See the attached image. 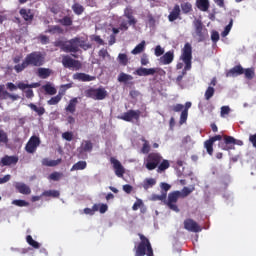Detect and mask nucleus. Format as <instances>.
<instances>
[{
    "label": "nucleus",
    "mask_w": 256,
    "mask_h": 256,
    "mask_svg": "<svg viewBox=\"0 0 256 256\" xmlns=\"http://www.w3.org/2000/svg\"><path fill=\"white\" fill-rule=\"evenodd\" d=\"M19 163L18 156L5 155L0 159V167H11V165H16Z\"/></svg>",
    "instance_id": "nucleus-15"
},
{
    "label": "nucleus",
    "mask_w": 256,
    "mask_h": 256,
    "mask_svg": "<svg viewBox=\"0 0 256 256\" xmlns=\"http://www.w3.org/2000/svg\"><path fill=\"white\" fill-rule=\"evenodd\" d=\"M197 7L200 11H209V0H197Z\"/></svg>",
    "instance_id": "nucleus-34"
},
{
    "label": "nucleus",
    "mask_w": 256,
    "mask_h": 256,
    "mask_svg": "<svg viewBox=\"0 0 256 256\" xmlns=\"http://www.w3.org/2000/svg\"><path fill=\"white\" fill-rule=\"evenodd\" d=\"M141 141L143 142L141 153H143V155H148L151 151V144H149V141L145 138H141Z\"/></svg>",
    "instance_id": "nucleus-32"
},
{
    "label": "nucleus",
    "mask_w": 256,
    "mask_h": 256,
    "mask_svg": "<svg viewBox=\"0 0 256 256\" xmlns=\"http://www.w3.org/2000/svg\"><path fill=\"white\" fill-rule=\"evenodd\" d=\"M99 57H101V59H105L106 57H111V55L109 54V52L107 51V49L103 48L98 52Z\"/></svg>",
    "instance_id": "nucleus-58"
},
{
    "label": "nucleus",
    "mask_w": 256,
    "mask_h": 256,
    "mask_svg": "<svg viewBox=\"0 0 256 256\" xmlns=\"http://www.w3.org/2000/svg\"><path fill=\"white\" fill-rule=\"evenodd\" d=\"M181 17V6L179 4H175L172 11L168 15V20L170 23H173V21H177Z\"/></svg>",
    "instance_id": "nucleus-16"
},
{
    "label": "nucleus",
    "mask_w": 256,
    "mask_h": 256,
    "mask_svg": "<svg viewBox=\"0 0 256 256\" xmlns=\"http://www.w3.org/2000/svg\"><path fill=\"white\" fill-rule=\"evenodd\" d=\"M79 149L80 153H91L93 151V143L90 140H84Z\"/></svg>",
    "instance_id": "nucleus-24"
},
{
    "label": "nucleus",
    "mask_w": 256,
    "mask_h": 256,
    "mask_svg": "<svg viewBox=\"0 0 256 256\" xmlns=\"http://www.w3.org/2000/svg\"><path fill=\"white\" fill-rule=\"evenodd\" d=\"M7 143H9V136L7 135V132L0 129V145H7Z\"/></svg>",
    "instance_id": "nucleus-43"
},
{
    "label": "nucleus",
    "mask_w": 256,
    "mask_h": 256,
    "mask_svg": "<svg viewBox=\"0 0 256 256\" xmlns=\"http://www.w3.org/2000/svg\"><path fill=\"white\" fill-rule=\"evenodd\" d=\"M96 211H99V204H94L92 208H85V215H95Z\"/></svg>",
    "instance_id": "nucleus-48"
},
{
    "label": "nucleus",
    "mask_w": 256,
    "mask_h": 256,
    "mask_svg": "<svg viewBox=\"0 0 256 256\" xmlns=\"http://www.w3.org/2000/svg\"><path fill=\"white\" fill-rule=\"evenodd\" d=\"M110 163L113 165L116 177L121 178L125 175V167H123V164H121L119 160L111 157Z\"/></svg>",
    "instance_id": "nucleus-14"
},
{
    "label": "nucleus",
    "mask_w": 256,
    "mask_h": 256,
    "mask_svg": "<svg viewBox=\"0 0 256 256\" xmlns=\"http://www.w3.org/2000/svg\"><path fill=\"white\" fill-rule=\"evenodd\" d=\"M244 73H245V69L243 68V66L239 64L234 66L232 69H230L226 73V77H238V75H243Z\"/></svg>",
    "instance_id": "nucleus-17"
},
{
    "label": "nucleus",
    "mask_w": 256,
    "mask_h": 256,
    "mask_svg": "<svg viewBox=\"0 0 256 256\" xmlns=\"http://www.w3.org/2000/svg\"><path fill=\"white\" fill-rule=\"evenodd\" d=\"M15 189L18 193H21V195H31V188L23 182H17L15 184Z\"/></svg>",
    "instance_id": "nucleus-18"
},
{
    "label": "nucleus",
    "mask_w": 256,
    "mask_h": 256,
    "mask_svg": "<svg viewBox=\"0 0 256 256\" xmlns=\"http://www.w3.org/2000/svg\"><path fill=\"white\" fill-rule=\"evenodd\" d=\"M141 118V110H128L127 112H124L119 119H121L122 121H126L127 123H131V121H133V119L135 121H139V119Z\"/></svg>",
    "instance_id": "nucleus-10"
},
{
    "label": "nucleus",
    "mask_w": 256,
    "mask_h": 256,
    "mask_svg": "<svg viewBox=\"0 0 256 256\" xmlns=\"http://www.w3.org/2000/svg\"><path fill=\"white\" fill-rule=\"evenodd\" d=\"M85 97L88 99H93L94 101H103V99L107 98V90L104 87L99 88H88L85 90Z\"/></svg>",
    "instance_id": "nucleus-6"
},
{
    "label": "nucleus",
    "mask_w": 256,
    "mask_h": 256,
    "mask_svg": "<svg viewBox=\"0 0 256 256\" xmlns=\"http://www.w3.org/2000/svg\"><path fill=\"white\" fill-rule=\"evenodd\" d=\"M211 40L213 41V43H217V41H219V32L212 31Z\"/></svg>",
    "instance_id": "nucleus-63"
},
{
    "label": "nucleus",
    "mask_w": 256,
    "mask_h": 256,
    "mask_svg": "<svg viewBox=\"0 0 256 256\" xmlns=\"http://www.w3.org/2000/svg\"><path fill=\"white\" fill-rule=\"evenodd\" d=\"M180 59L185 63V67L182 74L178 75L176 78V81L178 82L183 81V77H185V75H187V71H190L191 69V60L193 59V47H191V44L186 43L184 45Z\"/></svg>",
    "instance_id": "nucleus-5"
},
{
    "label": "nucleus",
    "mask_w": 256,
    "mask_h": 256,
    "mask_svg": "<svg viewBox=\"0 0 256 256\" xmlns=\"http://www.w3.org/2000/svg\"><path fill=\"white\" fill-rule=\"evenodd\" d=\"M60 195L58 190H46L41 194V197H53L54 199H57Z\"/></svg>",
    "instance_id": "nucleus-35"
},
{
    "label": "nucleus",
    "mask_w": 256,
    "mask_h": 256,
    "mask_svg": "<svg viewBox=\"0 0 256 256\" xmlns=\"http://www.w3.org/2000/svg\"><path fill=\"white\" fill-rule=\"evenodd\" d=\"M45 65V54L41 51H33L26 55L21 64L14 66V71L22 73L27 67H43Z\"/></svg>",
    "instance_id": "nucleus-2"
},
{
    "label": "nucleus",
    "mask_w": 256,
    "mask_h": 256,
    "mask_svg": "<svg viewBox=\"0 0 256 256\" xmlns=\"http://www.w3.org/2000/svg\"><path fill=\"white\" fill-rule=\"evenodd\" d=\"M194 191H195V187H192V188L184 187L180 192V197L182 199H185V197H189V195H191Z\"/></svg>",
    "instance_id": "nucleus-41"
},
{
    "label": "nucleus",
    "mask_w": 256,
    "mask_h": 256,
    "mask_svg": "<svg viewBox=\"0 0 256 256\" xmlns=\"http://www.w3.org/2000/svg\"><path fill=\"white\" fill-rule=\"evenodd\" d=\"M38 39H39V41H40V43H41L42 45H47V44H49V36H47V35L41 34V35L38 37Z\"/></svg>",
    "instance_id": "nucleus-57"
},
{
    "label": "nucleus",
    "mask_w": 256,
    "mask_h": 256,
    "mask_svg": "<svg viewBox=\"0 0 256 256\" xmlns=\"http://www.w3.org/2000/svg\"><path fill=\"white\" fill-rule=\"evenodd\" d=\"M144 165L148 171L157 169V173H163V171H167L171 167L169 160L163 159V156L157 152L149 153L144 159Z\"/></svg>",
    "instance_id": "nucleus-3"
},
{
    "label": "nucleus",
    "mask_w": 256,
    "mask_h": 256,
    "mask_svg": "<svg viewBox=\"0 0 256 256\" xmlns=\"http://www.w3.org/2000/svg\"><path fill=\"white\" fill-rule=\"evenodd\" d=\"M39 86V83L25 84L24 82H18V89L21 91H25V89H37Z\"/></svg>",
    "instance_id": "nucleus-28"
},
{
    "label": "nucleus",
    "mask_w": 256,
    "mask_h": 256,
    "mask_svg": "<svg viewBox=\"0 0 256 256\" xmlns=\"http://www.w3.org/2000/svg\"><path fill=\"white\" fill-rule=\"evenodd\" d=\"M19 13L22 19H24V21H27L29 23H31V21H33L35 17L33 12H31V9L22 8L20 9Z\"/></svg>",
    "instance_id": "nucleus-19"
},
{
    "label": "nucleus",
    "mask_w": 256,
    "mask_h": 256,
    "mask_svg": "<svg viewBox=\"0 0 256 256\" xmlns=\"http://www.w3.org/2000/svg\"><path fill=\"white\" fill-rule=\"evenodd\" d=\"M194 27H195V33L198 37V42L201 43L205 41L207 37V29H203V22H201V20H196L194 22Z\"/></svg>",
    "instance_id": "nucleus-12"
},
{
    "label": "nucleus",
    "mask_w": 256,
    "mask_h": 256,
    "mask_svg": "<svg viewBox=\"0 0 256 256\" xmlns=\"http://www.w3.org/2000/svg\"><path fill=\"white\" fill-rule=\"evenodd\" d=\"M173 59H175V54L173 51H168L160 58V63H162V65H171Z\"/></svg>",
    "instance_id": "nucleus-20"
},
{
    "label": "nucleus",
    "mask_w": 256,
    "mask_h": 256,
    "mask_svg": "<svg viewBox=\"0 0 256 256\" xmlns=\"http://www.w3.org/2000/svg\"><path fill=\"white\" fill-rule=\"evenodd\" d=\"M215 95V88H213L212 86H208V88L206 89L205 93H204V99L206 101H210L211 98Z\"/></svg>",
    "instance_id": "nucleus-39"
},
{
    "label": "nucleus",
    "mask_w": 256,
    "mask_h": 256,
    "mask_svg": "<svg viewBox=\"0 0 256 256\" xmlns=\"http://www.w3.org/2000/svg\"><path fill=\"white\" fill-rule=\"evenodd\" d=\"M145 51V40L139 43L132 51V55H139V53H143Z\"/></svg>",
    "instance_id": "nucleus-36"
},
{
    "label": "nucleus",
    "mask_w": 256,
    "mask_h": 256,
    "mask_svg": "<svg viewBox=\"0 0 256 256\" xmlns=\"http://www.w3.org/2000/svg\"><path fill=\"white\" fill-rule=\"evenodd\" d=\"M58 23L63 27H71V25H73V18H71V16H64L58 20Z\"/></svg>",
    "instance_id": "nucleus-33"
},
{
    "label": "nucleus",
    "mask_w": 256,
    "mask_h": 256,
    "mask_svg": "<svg viewBox=\"0 0 256 256\" xmlns=\"http://www.w3.org/2000/svg\"><path fill=\"white\" fill-rule=\"evenodd\" d=\"M13 205H16V207H29V202L25 200H13Z\"/></svg>",
    "instance_id": "nucleus-53"
},
{
    "label": "nucleus",
    "mask_w": 256,
    "mask_h": 256,
    "mask_svg": "<svg viewBox=\"0 0 256 256\" xmlns=\"http://www.w3.org/2000/svg\"><path fill=\"white\" fill-rule=\"evenodd\" d=\"M179 198H181V191L177 190L169 193L166 201L167 207L175 213H179L180 211L179 206H177V201H179Z\"/></svg>",
    "instance_id": "nucleus-7"
},
{
    "label": "nucleus",
    "mask_w": 256,
    "mask_h": 256,
    "mask_svg": "<svg viewBox=\"0 0 256 256\" xmlns=\"http://www.w3.org/2000/svg\"><path fill=\"white\" fill-rule=\"evenodd\" d=\"M140 242L134 246V256H155L153 253V246L151 241L145 235L138 233Z\"/></svg>",
    "instance_id": "nucleus-4"
},
{
    "label": "nucleus",
    "mask_w": 256,
    "mask_h": 256,
    "mask_svg": "<svg viewBox=\"0 0 256 256\" xmlns=\"http://www.w3.org/2000/svg\"><path fill=\"white\" fill-rule=\"evenodd\" d=\"M229 113H231V108H229V106L221 107V117H224V115H229Z\"/></svg>",
    "instance_id": "nucleus-60"
},
{
    "label": "nucleus",
    "mask_w": 256,
    "mask_h": 256,
    "mask_svg": "<svg viewBox=\"0 0 256 256\" xmlns=\"http://www.w3.org/2000/svg\"><path fill=\"white\" fill-rule=\"evenodd\" d=\"M98 211L99 213H107V210L109 209V206L107 204H98Z\"/></svg>",
    "instance_id": "nucleus-61"
},
{
    "label": "nucleus",
    "mask_w": 256,
    "mask_h": 256,
    "mask_svg": "<svg viewBox=\"0 0 256 256\" xmlns=\"http://www.w3.org/2000/svg\"><path fill=\"white\" fill-rule=\"evenodd\" d=\"M233 27V19H230L229 24L225 27L224 31L222 32V37H227Z\"/></svg>",
    "instance_id": "nucleus-51"
},
{
    "label": "nucleus",
    "mask_w": 256,
    "mask_h": 256,
    "mask_svg": "<svg viewBox=\"0 0 256 256\" xmlns=\"http://www.w3.org/2000/svg\"><path fill=\"white\" fill-rule=\"evenodd\" d=\"M26 241H27L28 245H30V247H33V249H39L41 247V244H39V242L35 241L33 239L32 235L26 236Z\"/></svg>",
    "instance_id": "nucleus-38"
},
{
    "label": "nucleus",
    "mask_w": 256,
    "mask_h": 256,
    "mask_svg": "<svg viewBox=\"0 0 256 256\" xmlns=\"http://www.w3.org/2000/svg\"><path fill=\"white\" fill-rule=\"evenodd\" d=\"M214 144L215 143L212 142L210 139H208L204 142V147L206 148V151H207L208 155H210V157L213 156V145Z\"/></svg>",
    "instance_id": "nucleus-42"
},
{
    "label": "nucleus",
    "mask_w": 256,
    "mask_h": 256,
    "mask_svg": "<svg viewBox=\"0 0 256 256\" xmlns=\"http://www.w3.org/2000/svg\"><path fill=\"white\" fill-rule=\"evenodd\" d=\"M84 169H87V162L78 161L71 167L70 171H83Z\"/></svg>",
    "instance_id": "nucleus-29"
},
{
    "label": "nucleus",
    "mask_w": 256,
    "mask_h": 256,
    "mask_svg": "<svg viewBox=\"0 0 256 256\" xmlns=\"http://www.w3.org/2000/svg\"><path fill=\"white\" fill-rule=\"evenodd\" d=\"M218 147H220V149H222L223 151H231V149H235V147H233L231 144H227L224 142H220L218 144Z\"/></svg>",
    "instance_id": "nucleus-52"
},
{
    "label": "nucleus",
    "mask_w": 256,
    "mask_h": 256,
    "mask_svg": "<svg viewBox=\"0 0 256 256\" xmlns=\"http://www.w3.org/2000/svg\"><path fill=\"white\" fill-rule=\"evenodd\" d=\"M156 184H157V180H155V178H147L144 181L143 188L147 190V189L155 186Z\"/></svg>",
    "instance_id": "nucleus-45"
},
{
    "label": "nucleus",
    "mask_w": 256,
    "mask_h": 256,
    "mask_svg": "<svg viewBox=\"0 0 256 256\" xmlns=\"http://www.w3.org/2000/svg\"><path fill=\"white\" fill-rule=\"evenodd\" d=\"M163 53H165V50H163V48H161L160 45L156 46V48H155L156 57H161V55H163Z\"/></svg>",
    "instance_id": "nucleus-62"
},
{
    "label": "nucleus",
    "mask_w": 256,
    "mask_h": 256,
    "mask_svg": "<svg viewBox=\"0 0 256 256\" xmlns=\"http://www.w3.org/2000/svg\"><path fill=\"white\" fill-rule=\"evenodd\" d=\"M63 159L58 158L57 160H50L49 158L42 159V165L44 167H57V165H61Z\"/></svg>",
    "instance_id": "nucleus-21"
},
{
    "label": "nucleus",
    "mask_w": 256,
    "mask_h": 256,
    "mask_svg": "<svg viewBox=\"0 0 256 256\" xmlns=\"http://www.w3.org/2000/svg\"><path fill=\"white\" fill-rule=\"evenodd\" d=\"M224 141L226 143V145H231L233 147V145H238V146H243V141L242 140H237L235 138H233V136H227L224 135Z\"/></svg>",
    "instance_id": "nucleus-25"
},
{
    "label": "nucleus",
    "mask_w": 256,
    "mask_h": 256,
    "mask_svg": "<svg viewBox=\"0 0 256 256\" xmlns=\"http://www.w3.org/2000/svg\"><path fill=\"white\" fill-rule=\"evenodd\" d=\"M119 83H127V81H133V76L121 72L118 76Z\"/></svg>",
    "instance_id": "nucleus-40"
},
{
    "label": "nucleus",
    "mask_w": 256,
    "mask_h": 256,
    "mask_svg": "<svg viewBox=\"0 0 256 256\" xmlns=\"http://www.w3.org/2000/svg\"><path fill=\"white\" fill-rule=\"evenodd\" d=\"M45 33H50L51 35H63L64 30L59 25L49 26Z\"/></svg>",
    "instance_id": "nucleus-26"
},
{
    "label": "nucleus",
    "mask_w": 256,
    "mask_h": 256,
    "mask_svg": "<svg viewBox=\"0 0 256 256\" xmlns=\"http://www.w3.org/2000/svg\"><path fill=\"white\" fill-rule=\"evenodd\" d=\"M43 89L47 95H56L57 89L53 87L51 84H46L43 86Z\"/></svg>",
    "instance_id": "nucleus-44"
},
{
    "label": "nucleus",
    "mask_w": 256,
    "mask_h": 256,
    "mask_svg": "<svg viewBox=\"0 0 256 256\" xmlns=\"http://www.w3.org/2000/svg\"><path fill=\"white\" fill-rule=\"evenodd\" d=\"M244 75L246 79H253V77H255V68L244 69Z\"/></svg>",
    "instance_id": "nucleus-49"
},
{
    "label": "nucleus",
    "mask_w": 256,
    "mask_h": 256,
    "mask_svg": "<svg viewBox=\"0 0 256 256\" xmlns=\"http://www.w3.org/2000/svg\"><path fill=\"white\" fill-rule=\"evenodd\" d=\"M61 177H63V173L53 172L49 175L48 179H50V181H60Z\"/></svg>",
    "instance_id": "nucleus-50"
},
{
    "label": "nucleus",
    "mask_w": 256,
    "mask_h": 256,
    "mask_svg": "<svg viewBox=\"0 0 256 256\" xmlns=\"http://www.w3.org/2000/svg\"><path fill=\"white\" fill-rule=\"evenodd\" d=\"M79 103V100L77 98H72L69 103L68 107H66L67 113H75L77 111V104Z\"/></svg>",
    "instance_id": "nucleus-27"
},
{
    "label": "nucleus",
    "mask_w": 256,
    "mask_h": 256,
    "mask_svg": "<svg viewBox=\"0 0 256 256\" xmlns=\"http://www.w3.org/2000/svg\"><path fill=\"white\" fill-rule=\"evenodd\" d=\"M184 229L190 233H201L202 231L201 226L191 218L184 220Z\"/></svg>",
    "instance_id": "nucleus-13"
},
{
    "label": "nucleus",
    "mask_w": 256,
    "mask_h": 256,
    "mask_svg": "<svg viewBox=\"0 0 256 256\" xmlns=\"http://www.w3.org/2000/svg\"><path fill=\"white\" fill-rule=\"evenodd\" d=\"M37 75L40 79H48V77L53 75V70L51 68H38Z\"/></svg>",
    "instance_id": "nucleus-22"
},
{
    "label": "nucleus",
    "mask_w": 256,
    "mask_h": 256,
    "mask_svg": "<svg viewBox=\"0 0 256 256\" xmlns=\"http://www.w3.org/2000/svg\"><path fill=\"white\" fill-rule=\"evenodd\" d=\"M153 201H165L167 199V193H162L161 195H153Z\"/></svg>",
    "instance_id": "nucleus-55"
},
{
    "label": "nucleus",
    "mask_w": 256,
    "mask_h": 256,
    "mask_svg": "<svg viewBox=\"0 0 256 256\" xmlns=\"http://www.w3.org/2000/svg\"><path fill=\"white\" fill-rule=\"evenodd\" d=\"M62 138L65 139V141H73V132H64Z\"/></svg>",
    "instance_id": "nucleus-59"
},
{
    "label": "nucleus",
    "mask_w": 256,
    "mask_h": 256,
    "mask_svg": "<svg viewBox=\"0 0 256 256\" xmlns=\"http://www.w3.org/2000/svg\"><path fill=\"white\" fill-rule=\"evenodd\" d=\"M62 65L65 69H74V71H79L82 67L81 61L75 60L69 55H64L62 57Z\"/></svg>",
    "instance_id": "nucleus-8"
},
{
    "label": "nucleus",
    "mask_w": 256,
    "mask_h": 256,
    "mask_svg": "<svg viewBox=\"0 0 256 256\" xmlns=\"http://www.w3.org/2000/svg\"><path fill=\"white\" fill-rule=\"evenodd\" d=\"M72 11L75 13V15H83V13H85V7L76 2L72 5Z\"/></svg>",
    "instance_id": "nucleus-31"
},
{
    "label": "nucleus",
    "mask_w": 256,
    "mask_h": 256,
    "mask_svg": "<svg viewBox=\"0 0 256 256\" xmlns=\"http://www.w3.org/2000/svg\"><path fill=\"white\" fill-rule=\"evenodd\" d=\"M39 145H41V139L38 136H32L25 146V151L33 154L37 151V147H39Z\"/></svg>",
    "instance_id": "nucleus-11"
},
{
    "label": "nucleus",
    "mask_w": 256,
    "mask_h": 256,
    "mask_svg": "<svg viewBox=\"0 0 256 256\" xmlns=\"http://www.w3.org/2000/svg\"><path fill=\"white\" fill-rule=\"evenodd\" d=\"M123 191L125 193H127L128 195L131 194L133 192V186H131L129 184H125V185H123Z\"/></svg>",
    "instance_id": "nucleus-64"
},
{
    "label": "nucleus",
    "mask_w": 256,
    "mask_h": 256,
    "mask_svg": "<svg viewBox=\"0 0 256 256\" xmlns=\"http://www.w3.org/2000/svg\"><path fill=\"white\" fill-rule=\"evenodd\" d=\"M187 117H189V112L187 110H182L180 115V123L183 125V123L187 122Z\"/></svg>",
    "instance_id": "nucleus-54"
},
{
    "label": "nucleus",
    "mask_w": 256,
    "mask_h": 256,
    "mask_svg": "<svg viewBox=\"0 0 256 256\" xmlns=\"http://www.w3.org/2000/svg\"><path fill=\"white\" fill-rule=\"evenodd\" d=\"M124 16L126 19H131V17H133V9L131 7H126L124 10Z\"/></svg>",
    "instance_id": "nucleus-56"
},
{
    "label": "nucleus",
    "mask_w": 256,
    "mask_h": 256,
    "mask_svg": "<svg viewBox=\"0 0 256 256\" xmlns=\"http://www.w3.org/2000/svg\"><path fill=\"white\" fill-rule=\"evenodd\" d=\"M117 61L123 67H127V65H129V57L125 53H120L117 57Z\"/></svg>",
    "instance_id": "nucleus-30"
},
{
    "label": "nucleus",
    "mask_w": 256,
    "mask_h": 256,
    "mask_svg": "<svg viewBox=\"0 0 256 256\" xmlns=\"http://www.w3.org/2000/svg\"><path fill=\"white\" fill-rule=\"evenodd\" d=\"M155 73H158L159 75H165V70L161 68L140 67L134 72V75H138V77H149V75H155Z\"/></svg>",
    "instance_id": "nucleus-9"
},
{
    "label": "nucleus",
    "mask_w": 256,
    "mask_h": 256,
    "mask_svg": "<svg viewBox=\"0 0 256 256\" xmlns=\"http://www.w3.org/2000/svg\"><path fill=\"white\" fill-rule=\"evenodd\" d=\"M181 9L182 12L187 15V13H191V11H193V5H191V3L189 2H185L181 4Z\"/></svg>",
    "instance_id": "nucleus-46"
},
{
    "label": "nucleus",
    "mask_w": 256,
    "mask_h": 256,
    "mask_svg": "<svg viewBox=\"0 0 256 256\" xmlns=\"http://www.w3.org/2000/svg\"><path fill=\"white\" fill-rule=\"evenodd\" d=\"M61 99H63V94L59 93L58 95L52 97L50 100L47 101L49 105H57Z\"/></svg>",
    "instance_id": "nucleus-47"
},
{
    "label": "nucleus",
    "mask_w": 256,
    "mask_h": 256,
    "mask_svg": "<svg viewBox=\"0 0 256 256\" xmlns=\"http://www.w3.org/2000/svg\"><path fill=\"white\" fill-rule=\"evenodd\" d=\"M74 79H77L78 81H83V82H89V81H95V76H91L86 73H76L74 74Z\"/></svg>",
    "instance_id": "nucleus-23"
},
{
    "label": "nucleus",
    "mask_w": 256,
    "mask_h": 256,
    "mask_svg": "<svg viewBox=\"0 0 256 256\" xmlns=\"http://www.w3.org/2000/svg\"><path fill=\"white\" fill-rule=\"evenodd\" d=\"M28 107H30V109H32V111H35V113H37V115H39V117H41L42 115H45V108L44 107H37V105L30 103L28 105Z\"/></svg>",
    "instance_id": "nucleus-37"
},
{
    "label": "nucleus",
    "mask_w": 256,
    "mask_h": 256,
    "mask_svg": "<svg viewBox=\"0 0 256 256\" xmlns=\"http://www.w3.org/2000/svg\"><path fill=\"white\" fill-rule=\"evenodd\" d=\"M53 45L54 47H59L64 53H79V49H83L84 51L91 49V44H88L87 41L80 37H74L70 40L58 39L54 41Z\"/></svg>",
    "instance_id": "nucleus-1"
}]
</instances>
